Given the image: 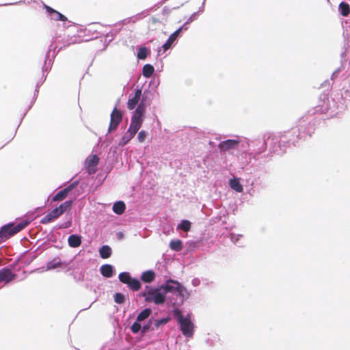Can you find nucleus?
Masks as SVG:
<instances>
[{
    "label": "nucleus",
    "instance_id": "obj_1",
    "mask_svg": "<svg viewBox=\"0 0 350 350\" xmlns=\"http://www.w3.org/2000/svg\"><path fill=\"white\" fill-rule=\"evenodd\" d=\"M146 107L143 100L139 104L135 110L131 118V122L127 132L121 138L119 145L121 146L128 144L136 135L143 123V116L145 113Z\"/></svg>",
    "mask_w": 350,
    "mask_h": 350
},
{
    "label": "nucleus",
    "instance_id": "obj_2",
    "mask_svg": "<svg viewBox=\"0 0 350 350\" xmlns=\"http://www.w3.org/2000/svg\"><path fill=\"white\" fill-rule=\"evenodd\" d=\"M161 291V286L155 288L147 286L140 295L144 297L146 302H154L157 305H160L164 304L166 300L165 293Z\"/></svg>",
    "mask_w": 350,
    "mask_h": 350
},
{
    "label": "nucleus",
    "instance_id": "obj_3",
    "mask_svg": "<svg viewBox=\"0 0 350 350\" xmlns=\"http://www.w3.org/2000/svg\"><path fill=\"white\" fill-rule=\"evenodd\" d=\"M174 314L177 318L183 334L186 337H191L193 334V325L191 323L190 315L184 317L178 309L174 310Z\"/></svg>",
    "mask_w": 350,
    "mask_h": 350
},
{
    "label": "nucleus",
    "instance_id": "obj_4",
    "mask_svg": "<svg viewBox=\"0 0 350 350\" xmlns=\"http://www.w3.org/2000/svg\"><path fill=\"white\" fill-rule=\"evenodd\" d=\"M29 224V221L25 220L16 226L13 224L4 225L0 230V240L5 241L8 239L10 237L27 227Z\"/></svg>",
    "mask_w": 350,
    "mask_h": 350
},
{
    "label": "nucleus",
    "instance_id": "obj_5",
    "mask_svg": "<svg viewBox=\"0 0 350 350\" xmlns=\"http://www.w3.org/2000/svg\"><path fill=\"white\" fill-rule=\"evenodd\" d=\"M120 281L128 285L133 291H138L141 288L140 282L135 278H132L129 272H122L118 275Z\"/></svg>",
    "mask_w": 350,
    "mask_h": 350
},
{
    "label": "nucleus",
    "instance_id": "obj_6",
    "mask_svg": "<svg viewBox=\"0 0 350 350\" xmlns=\"http://www.w3.org/2000/svg\"><path fill=\"white\" fill-rule=\"evenodd\" d=\"M122 111L115 107L111 113V119L110 124L109 126V132L115 131L119 124L122 122Z\"/></svg>",
    "mask_w": 350,
    "mask_h": 350
},
{
    "label": "nucleus",
    "instance_id": "obj_7",
    "mask_svg": "<svg viewBox=\"0 0 350 350\" xmlns=\"http://www.w3.org/2000/svg\"><path fill=\"white\" fill-rule=\"evenodd\" d=\"M78 181H75L70 184L68 187L57 193L52 198L54 202L64 200L68 195L69 192L71 191L78 185Z\"/></svg>",
    "mask_w": 350,
    "mask_h": 350
},
{
    "label": "nucleus",
    "instance_id": "obj_8",
    "mask_svg": "<svg viewBox=\"0 0 350 350\" xmlns=\"http://www.w3.org/2000/svg\"><path fill=\"white\" fill-rule=\"evenodd\" d=\"M240 142L237 139H227L223 142H221L218 148L221 151H230L231 150H235L238 148Z\"/></svg>",
    "mask_w": 350,
    "mask_h": 350
},
{
    "label": "nucleus",
    "instance_id": "obj_9",
    "mask_svg": "<svg viewBox=\"0 0 350 350\" xmlns=\"http://www.w3.org/2000/svg\"><path fill=\"white\" fill-rule=\"evenodd\" d=\"M99 162V158L96 154L89 156L85 161V167L89 174L96 172V167Z\"/></svg>",
    "mask_w": 350,
    "mask_h": 350
},
{
    "label": "nucleus",
    "instance_id": "obj_10",
    "mask_svg": "<svg viewBox=\"0 0 350 350\" xmlns=\"http://www.w3.org/2000/svg\"><path fill=\"white\" fill-rule=\"evenodd\" d=\"M16 277V274L13 273L8 268H3L0 269V283L2 282L9 283L14 280Z\"/></svg>",
    "mask_w": 350,
    "mask_h": 350
},
{
    "label": "nucleus",
    "instance_id": "obj_11",
    "mask_svg": "<svg viewBox=\"0 0 350 350\" xmlns=\"http://www.w3.org/2000/svg\"><path fill=\"white\" fill-rule=\"evenodd\" d=\"M180 283L174 280H168L166 283L163 285H161V288L165 293V295L167 293H173L176 292L178 291V286L180 285Z\"/></svg>",
    "mask_w": 350,
    "mask_h": 350
},
{
    "label": "nucleus",
    "instance_id": "obj_12",
    "mask_svg": "<svg viewBox=\"0 0 350 350\" xmlns=\"http://www.w3.org/2000/svg\"><path fill=\"white\" fill-rule=\"evenodd\" d=\"M141 96L142 90L140 88H137L135 90V95L132 98H130L127 102V107L129 109L132 110L136 107L140 100Z\"/></svg>",
    "mask_w": 350,
    "mask_h": 350
},
{
    "label": "nucleus",
    "instance_id": "obj_13",
    "mask_svg": "<svg viewBox=\"0 0 350 350\" xmlns=\"http://www.w3.org/2000/svg\"><path fill=\"white\" fill-rule=\"evenodd\" d=\"M60 215L57 209L55 208L51 212H49L47 215L43 217L40 221L41 224H46L52 222L53 221L57 219Z\"/></svg>",
    "mask_w": 350,
    "mask_h": 350
},
{
    "label": "nucleus",
    "instance_id": "obj_14",
    "mask_svg": "<svg viewBox=\"0 0 350 350\" xmlns=\"http://www.w3.org/2000/svg\"><path fill=\"white\" fill-rule=\"evenodd\" d=\"M155 279V273L152 270L146 271L142 273L141 280L146 283H150Z\"/></svg>",
    "mask_w": 350,
    "mask_h": 350
},
{
    "label": "nucleus",
    "instance_id": "obj_15",
    "mask_svg": "<svg viewBox=\"0 0 350 350\" xmlns=\"http://www.w3.org/2000/svg\"><path fill=\"white\" fill-rule=\"evenodd\" d=\"M230 187L237 192L241 193L243 191V186L240 183L239 178H232L229 180Z\"/></svg>",
    "mask_w": 350,
    "mask_h": 350
},
{
    "label": "nucleus",
    "instance_id": "obj_16",
    "mask_svg": "<svg viewBox=\"0 0 350 350\" xmlns=\"http://www.w3.org/2000/svg\"><path fill=\"white\" fill-rule=\"evenodd\" d=\"M68 244L72 247H77L81 244V237L77 234H72L68 237Z\"/></svg>",
    "mask_w": 350,
    "mask_h": 350
},
{
    "label": "nucleus",
    "instance_id": "obj_17",
    "mask_svg": "<svg viewBox=\"0 0 350 350\" xmlns=\"http://www.w3.org/2000/svg\"><path fill=\"white\" fill-rule=\"evenodd\" d=\"M100 273L104 277L111 278L113 275V267L108 264L102 265Z\"/></svg>",
    "mask_w": 350,
    "mask_h": 350
},
{
    "label": "nucleus",
    "instance_id": "obj_18",
    "mask_svg": "<svg viewBox=\"0 0 350 350\" xmlns=\"http://www.w3.org/2000/svg\"><path fill=\"white\" fill-rule=\"evenodd\" d=\"M126 208L125 204L122 201H118L113 204V211L118 215L122 214Z\"/></svg>",
    "mask_w": 350,
    "mask_h": 350
},
{
    "label": "nucleus",
    "instance_id": "obj_19",
    "mask_svg": "<svg viewBox=\"0 0 350 350\" xmlns=\"http://www.w3.org/2000/svg\"><path fill=\"white\" fill-rule=\"evenodd\" d=\"M99 253L102 258H108L111 255V248L109 245H103L100 248Z\"/></svg>",
    "mask_w": 350,
    "mask_h": 350
},
{
    "label": "nucleus",
    "instance_id": "obj_20",
    "mask_svg": "<svg viewBox=\"0 0 350 350\" xmlns=\"http://www.w3.org/2000/svg\"><path fill=\"white\" fill-rule=\"evenodd\" d=\"M72 205V201L68 200L62 203L58 207H56L60 215H63L68 209H70Z\"/></svg>",
    "mask_w": 350,
    "mask_h": 350
},
{
    "label": "nucleus",
    "instance_id": "obj_21",
    "mask_svg": "<svg viewBox=\"0 0 350 350\" xmlns=\"http://www.w3.org/2000/svg\"><path fill=\"white\" fill-rule=\"evenodd\" d=\"M171 250L179 252L183 248V242L180 239L172 240L170 243Z\"/></svg>",
    "mask_w": 350,
    "mask_h": 350
},
{
    "label": "nucleus",
    "instance_id": "obj_22",
    "mask_svg": "<svg viewBox=\"0 0 350 350\" xmlns=\"http://www.w3.org/2000/svg\"><path fill=\"white\" fill-rule=\"evenodd\" d=\"M339 10L343 16H347L350 14V6L347 3L341 2L339 4Z\"/></svg>",
    "mask_w": 350,
    "mask_h": 350
},
{
    "label": "nucleus",
    "instance_id": "obj_23",
    "mask_svg": "<svg viewBox=\"0 0 350 350\" xmlns=\"http://www.w3.org/2000/svg\"><path fill=\"white\" fill-rule=\"evenodd\" d=\"M154 68L150 64H146L143 67L142 74L145 77L149 78L154 73Z\"/></svg>",
    "mask_w": 350,
    "mask_h": 350
},
{
    "label": "nucleus",
    "instance_id": "obj_24",
    "mask_svg": "<svg viewBox=\"0 0 350 350\" xmlns=\"http://www.w3.org/2000/svg\"><path fill=\"white\" fill-rule=\"evenodd\" d=\"M152 310L150 308H146L143 310L137 317V321H142L145 320L146 319L148 318L149 316L151 314Z\"/></svg>",
    "mask_w": 350,
    "mask_h": 350
},
{
    "label": "nucleus",
    "instance_id": "obj_25",
    "mask_svg": "<svg viewBox=\"0 0 350 350\" xmlns=\"http://www.w3.org/2000/svg\"><path fill=\"white\" fill-rule=\"evenodd\" d=\"M61 261L59 258L54 259L51 261H49L46 264V269L48 270L56 269L61 266Z\"/></svg>",
    "mask_w": 350,
    "mask_h": 350
},
{
    "label": "nucleus",
    "instance_id": "obj_26",
    "mask_svg": "<svg viewBox=\"0 0 350 350\" xmlns=\"http://www.w3.org/2000/svg\"><path fill=\"white\" fill-rule=\"evenodd\" d=\"M178 228L183 230L184 232H188L191 229V222L188 220H183L178 225Z\"/></svg>",
    "mask_w": 350,
    "mask_h": 350
},
{
    "label": "nucleus",
    "instance_id": "obj_27",
    "mask_svg": "<svg viewBox=\"0 0 350 350\" xmlns=\"http://www.w3.org/2000/svg\"><path fill=\"white\" fill-rule=\"evenodd\" d=\"M125 296L123 294L120 293H116L114 295V301H116V303L122 304L125 302Z\"/></svg>",
    "mask_w": 350,
    "mask_h": 350
},
{
    "label": "nucleus",
    "instance_id": "obj_28",
    "mask_svg": "<svg viewBox=\"0 0 350 350\" xmlns=\"http://www.w3.org/2000/svg\"><path fill=\"white\" fill-rule=\"evenodd\" d=\"M148 55V50L146 47H142L137 52V57L140 59H145Z\"/></svg>",
    "mask_w": 350,
    "mask_h": 350
},
{
    "label": "nucleus",
    "instance_id": "obj_29",
    "mask_svg": "<svg viewBox=\"0 0 350 350\" xmlns=\"http://www.w3.org/2000/svg\"><path fill=\"white\" fill-rule=\"evenodd\" d=\"M178 291L176 292L178 293V295L181 297L183 299L185 297H187L189 294L186 288L181 284H180V285H178Z\"/></svg>",
    "mask_w": 350,
    "mask_h": 350
},
{
    "label": "nucleus",
    "instance_id": "obj_30",
    "mask_svg": "<svg viewBox=\"0 0 350 350\" xmlns=\"http://www.w3.org/2000/svg\"><path fill=\"white\" fill-rule=\"evenodd\" d=\"M175 40H176L174 38H172L171 36H170V37L168 38L166 42L162 46V48L163 49V51L165 52L167 50H168L171 47L172 44L175 42Z\"/></svg>",
    "mask_w": 350,
    "mask_h": 350
},
{
    "label": "nucleus",
    "instance_id": "obj_31",
    "mask_svg": "<svg viewBox=\"0 0 350 350\" xmlns=\"http://www.w3.org/2000/svg\"><path fill=\"white\" fill-rule=\"evenodd\" d=\"M142 326L139 322H134L131 325V329L133 333L136 334L139 332Z\"/></svg>",
    "mask_w": 350,
    "mask_h": 350
},
{
    "label": "nucleus",
    "instance_id": "obj_32",
    "mask_svg": "<svg viewBox=\"0 0 350 350\" xmlns=\"http://www.w3.org/2000/svg\"><path fill=\"white\" fill-rule=\"evenodd\" d=\"M147 136V132L142 130L141 131L139 132L138 135H137V139L139 141V142L140 143H142L144 142L146 137Z\"/></svg>",
    "mask_w": 350,
    "mask_h": 350
},
{
    "label": "nucleus",
    "instance_id": "obj_33",
    "mask_svg": "<svg viewBox=\"0 0 350 350\" xmlns=\"http://www.w3.org/2000/svg\"><path fill=\"white\" fill-rule=\"evenodd\" d=\"M54 19L56 21H66L67 20V18L65 16L57 11H56Z\"/></svg>",
    "mask_w": 350,
    "mask_h": 350
},
{
    "label": "nucleus",
    "instance_id": "obj_34",
    "mask_svg": "<svg viewBox=\"0 0 350 350\" xmlns=\"http://www.w3.org/2000/svg\"><path fill=\"white\" fill-rule=\"evenodd\" d=\"M182 29L183 27H180L179 29H178L177 30H176L173 33H172L170 36L174 38L175 40L177 39L178 36H179V34L180 33L181 31H182Z\"/></svg>",
    "mask_w": 350,
    "mask_h": 350
},
{
    "label": "nucleus",
    "instance_id": "obj_35",
    "mask_svg": "<svg viewBox=\"0 0 350 350\" xmlns=\"http://www.w3.org/2000/svg\"><path fill=\"white\" fill-rule=\"evenodd\" d=\"M168 321V320L167 319H161V320H157L156 322H155V326L157 327H159L160 326V325L161 324H165Z\"/></svg>",
    "mask_w": 350,
    "mask_h": 350
},
{
    "label": "nucleus",
    "instance_id": "obj_36",
    "mask_svg": "<svg viewBox=\"0 0 350 350\" xmlns=\"http://www.w3.org/2000/svg\"><path fill=\"white\" fill-rule=\"evenodd\" d=\"M46 10L47 11V12L50 13V14H55L56 12V10H55L54 9H53L52 8L48 6V5H45L44 6Z\"/></svg>",
    "mask_w": 350,
    "mask_h": 350
},
{
    "label": "nucleus",
    "instance_id": "obj_37",
    "mask_svg": "<svg viewBox=\"0 0 350 350\" xmlns=\"http://www.w3.org/2000/svg\"><path fill=\"white\" fill-rule=\"evenodd\" d=\"M148 329V326H144L143 327V332H146L147 330Z\"/></svg>",
    "mask_w": 350,
    "mask_h": 350
}]
</instances>
